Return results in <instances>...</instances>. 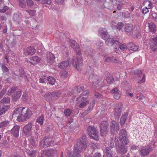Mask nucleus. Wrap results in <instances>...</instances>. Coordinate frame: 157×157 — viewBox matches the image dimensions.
<instances>
[{"label":"nucleus","mask_w":157,"mask_h":157,"mask_svg":"<svg viewBox=\"0 0 157 157\" xmlns=\"http://www.w3.org/2000/svg\"><path fill=\"white\" fill-rule=\"evenodd\" d=\"M69 43L77 54L76 58H74L72 60V65L78 71H80L82 68V60L81 52L79 50V45L77 44L76 41L73 40H70Z\"/></svg>","instance_id":"1"},{"label":"nucleus","mask_w":157,"mask_h":157,"mask_svg":"<svg viewBox=\"0 0 157 157\" xmlns=\"http://www.w3.org/2000/svg\"><path fill=\"white\" fill-rule=\"evenodd\" d=\"M86 140L85 136H83L82 138L78 139L76 144L74 146V151L68 153L67 157H80V153L84 151L86 148Z\"/></svg>","instance_id":"2"},{"label":"nucleus","mask_w":157,"mask_h":157,"mask_svg":"<svg viewBox=\"0 0 157 157\" xmlns=\"http://www.w3.org/2000/svg\"><path fill=\"white\" fill-rule=\"evenodd\" d=\"M18 114L17 120L19 122L24 121L27 120L31 116L32 113L31 111L25 107H21L19 105L17 106L14 110L13 115H17Z\"/></svg>","instance_id":"3"},{"label":"nucleus","mask_w":157,"mask_h":157,"mask_svg":"<svg viewBox=\"0 0 157 157\" xmlns=\"http://www.w3.org/2000/svg\"><path fill=\"white\" fill-rule=\"evenodd\" d=\"M99 33L102 37V38L105 40V42L109 46L118 45L119 43L117 40H114L112 38L109 37V34L106 32L105 29L101 28L99 30Z\"/></svg>","instance_id":"4"},{"label":"nucleus","mask_w":157,"mask_h":157,"mask_svg":"<svg viewBox=\"0 0 157 157\" xmlns=\"http://www.w3.org/2000/svg\"><path fill=\"white\" fill-rule=\"evenodd\" d=\"M89 94V92L86 91L83 92L77 99V103L78 106L80 108H83L86 105L89 101L87 100Z\"/></svg>","instance_id":"5"},{"label":"nucleus","mask_w":157,"mask_h":157,"mask_svg":"<svg viewBox=\"0 0 157 157\" xmlns=\"http://www.w3.org/2000/svg\"><path fill=\"white\" fill-rule=\"evenodd\" d=\"M89 80L93 86L96 88L101 85V81L97 76L94 75L92 70L89 72Z\"/></svg>","instance_id":"6"},{"label":"nucleus","mask_w":157,"mask_h":157,"mask_svg":"<svg viewBox=\"0 0 157 157\" xmlns=\"http://www.w3.org/2000/svg\"><path fill=\"white\" fill-rule=\"evenodd\" d=\"M54 141L53 138L44 137L40 142V147L41 148L46 147L54 145Z\"/></svg>","instance_id":"7"},{"label":"nucleus","mask_w":157,"mask_h":157,"mask_svg":"<svg viewBox=\"0 0 157 157\" xmlns=\"http://www.w3.org/2000/svg\"><path fill=\"white\" fill-rule=\"evenodd\" d=\"M88 132L89 136L92 139L95 140H98V132L95 128L92 126L88 128Z\"/></svg>","instance_id":"8"},{"label":"nucleus","mask_w":157,"mask_h":157,"mask_svg":"<svg viewBox=\"0 0 157 157\" xmlns=\"http://www.w3.org/2000/svg\"><path fill=\"white\" fill-rule=\"evenodd\" d=\"M127 136V134L125 130L122 129L120 131L119 139L120 141L124 145H126L129 143Z\"/></svg>","instance_id":"9"},{"label":"nucleus","mask_w":157,"mask_h":157,"mask_svg":"<svg viewBox=\"0 0 157 157\" xmlns=\"http://www.w3.org/2000/svg\"><path fill=\"white\" fill-rule=\"evenodd\" d=\"M108 123L106 121H103L101 122L100 128L101 134V136H104L107 133L108 131Z\"/></svg>","instance_id":"10"},{"label":"nucleus","mask_w":157,"mask_h":157,"mask_svg":"<svg viewBox=\"0 0 157 157\" xmlns=\"http://www.w3.org/2000/svg\"><path fill=\"white\" fill-rule=\"evenodd\" d=\"M149 43L151 51L153 52L157 51V36L151 39Z\"/></svg>","instance_id":"11"},{"label":"nucleus","mask_w":157,"mask_h":157,"mask_svg":"<svg viewBox=\"0 0 157 157\" xmlns=\"http://www.w3.org/2000/svg\"><path fill=\"white\" fill-rule=\"evenodd\" d=\"M151 148L149 147H143L141 148L140 153L142 157H145L148 155L151 151Z\"/></svg>","instance_id":"12"},{"label":"nucleus","mask_w":157,"mask_h":157,"mask_svg":"<svg viewBox=\"0 0 157 157\" xmlns=\"http://www.w3.org/2000/svg\"><path fill=\"white\" fill-rule=\"evenodd\" d=\"M118 140L116 137H115V143L116 147H117ZM125 145L124 146L123 145H119L118 146V151L121 154H125L127 151V147H125Z\"/></svg>","instance_id":"13"},{"label":"nucleus","mask_w":157,"mask_h":157,"mask_svg":"<svg viewBox=\"0 0 157 157\" xmlns=\"http://www.w3.org/2000/svg\"><path fill=\"white\" fill-rule=\"evenodd\" d=\"M33 124L31 123H29L25 126L23 128V131L25 135H29L32 130Z\"/></svg>","instance_id":"14"},{"label":"nucleus","mask_w":157,"mask_h":157,"mask_svg":"<svg viewBox=\"0 0 157 157\" xmlns=\"http://www.w3.org/2000/svg\"><path fill=\"white\" fill-rule=\"evenodd\" d=\"M35 49L33 47H28L24 50V54L25 56L28 55H32L35 52Z\"/></svg>","instance_id":"15"},{"label":"nucleus","mask_w":157,"mask_h":157,"mask_svg":"<svg viewBox=\"0 0 157 157\" xmlns=\"http://www.w3.org/2000/svg\"><path fill=\"white\" fill-rule=\"evenodd\" d=\"M104 58H103L104 62L117 63L118 60L117 58L114 57H108L106 55H104Z\"/></svg>","instance_id":"16"},{"label":"nucleus","mask_w":157,"mask_h":157,"mask_svg":"<svg viewBox=\"0 0 157 157\" xmlns=\"http://www.w3.org/2000/svg\"><path fill=\"white\" fill-rule=\"evenodd\" d=\"M20 126L19 125L14 126L11 130V132L13 135L16 137H18L19 136V132Z\"/></svg>","instance_id":"17"},{"label":"nucleus","mask_w":157,"mask_h":157,"mask_svg":"<svg viewBox=\"0 0 157 157\" xmlns=\"http://www.w3.org/2000/svg\"><path fill=\"white\" fill-rule=\"evenodd\" d=\"M119 125L118 123L114 121H112L110 124V131L113 133L116 131L119 130Z\"/></svg>","instance_id":"18"},{"label":"nucleus","mask_w":157,"mask_h":157,"mask_svg":"<svg viewBox=\"0 0 157 157\" xmlns=\"http://www.w3.org/2000/svg\"><path fill=\"white\" fill-rule=\"evenodd\" d=\"M55 57L54 55L50 52H48L47 54V61L48 63L52 64L55 61Z\"/></svg>","instance_id":"19"},{"label":"nucleus","mask_w":157,"mask_h":157,"mask_svg":"<svg viewBox=\"0 0 157 157\" xmlns=\"http://www.w3.org/2000/svg\"><path fill=\"white\" fill-rule=\"evenodd\" d=\"M40 58L37 56L31 57L30 59V62L32 65H35L38 63L40 61Z\"/></svg>","instance_id":"20"},{"label":"nucleus","mask_w":157,"mask_h":157,"mask_svg":"<svg viewBox=\"0 0 157 157\" xmlns=\"http://www.w3.org/2000/svg\"><path fill=\"white\" fill-rule=\"evenodd\" d=\"M29 145L30 147L32 148L36 145V142L33 136L31 135L29 136Z\"/></svg>","instance_id":"21"},{"label":"nucleus","mask_w":157,"mask_h":157,"mask_svg":"<svg viewBox=\"0 0 157 157\" xmlns=\"http://www.w3.org/2000/svg\"><path fill=\"white\" fill-rule=\"evenodd\" d=\"M103 151L105 153V157H113L111 153V151L110 147H107L103 149Z\"/></svg>","instance_id":"22"},{"label":"nucleus","mask_w":157,"mask_h":157,"mask_svg":"<svg viewBox=\"0 0 157 157\" xmlns=\"http://www.w3.org/2000/svg\"><path fill=\"white\" fill-rule=\"evenodd\" d=\"M69 65V62L68 61H63L58 64V67L62 69H64L68 67Z\"/></svg>","instance_id":"23"},{"label":"nucleus","mask_w":157,"mask_h":157,"mask_svg":"<svg viewBox=\"0 0 157 157\" xmlns=\"http://www.w3.org/2000/svg\"><path fill=\"white\" fill-rule=\"evenodd\" d=\"M21 92L20 90L17 91L15 93L13 94L12 99L14 101L18 100L21 96Z\"/></svg>","instance_id":"24"},{"label":"nucleus","mask_w":157,"mask_h":157,"mask_svg":"<svg viewBox=\"0 0 157 157\" xmlns=\"http://www.w3.org/2000/svg\"><path fill=\"white\" fill-rule=\"evenodd\" d=\"M59 93L57 92H54L52 93V94L50 93L49 94L48 93V94H46L45 96L46 97V100H47L48 99V98L52 97L54 98H56L57 97H58L59 95Z\"/></svg>","instance_id":"25"},{"label":"nucleus","mask_w":157,"mask_h":157,"mask_svg":"<svg viewBox=\"0 0 157 157\" xmlns=\"http://www.w3.org/2000/svg\"><path fill=\"white\" fill-rule=\"evenodd\" d=\"M149 29L150 31L152 33H154L156 31V26L153 22H151L149 24Z\"/></svg>","instance_id":"26"},{"label":"nucleus","mask_w":157,"mask_h":157,"mask_svg":"<svg viewBox=\"0 0 157 157\" xmlns=\"http://www.w3.org/2000/svg\"><path fill=\"white\" fill-rule=\"evenodd\" d=\"M133 26L132 25L127 24L125 25L124 27V30L126 32L129 33L131 32Z\"/></svg>","instance_id":"27"},{"label":"nucleus","mask_w":157,"mask_h":157,"mask_svg":"<svg viewBox=\"0 0 157 157\" xmlns=\"http://www.w3.org/2000/svg\"><path fill=\"white\" fill-rule=\"evenodd\" d=\"M45 153L48 156L51 157L54 155L55 151L52 149H48L46 150Z\"/></svg>","instance_id":"28"},{"label":"nucleus","mask_w":157,"mask_h":157,"mask_svg":"<svg viewBox=\"0 0 157 157\" xmlns=\"http://www.w3.org/2000/svg\"><path fill=\"white\" fill-rule=\"evenodd\" d=\"M128 46H130V48L129 49L130 50L132 51L133 52H135L136 51L138 48V47L135 45L133 44L132 43H130L128 44Z\"/></svg>","instance_id":"29"},{"label":"nucleus","mask_w":157,"mask_h":157,"mask_svg":"<svg viewBox=\"0 0 157 157\" xmlns=\"http://www.w3.org/2000/svg\"><path fill=\"white\" fill-rule=\"evenodd\" d=\"M8 106H0V115L4 113L9 108Z\"/></svg>","instance_id":"30"},{"label":"nucleus","mask_w":157,"mask_h":157,"mask_svg":"<svg viewBox=\"0 0 157 157\" xmlns=\"http://www.w3.org/2000/svg\"><path fill=\"white\" fill-rule=\"evenodd\" d=\"M25 151L29 156L32 157H35L37 153L36 150H34L31 151L29 149H26Z\"/></svg>","instance_id":"31"},{"label":"nucleus","mask_w":157,"mask_h":157,"mask_svg":"<svg viewBox=\"0 0 157 157\" xmlns=\"http://www.w3.org/2000/svg\"><path fill=\"white\" fill-rule=\"evenodd\" d=\"M94 103L90 104V105L88 107V109L82 113L83 115H86L89 113L93 109L94 107Z\"/></svg>","instance_id":"32"},{"label":"nucleus","mask_w":157,"mask_h":157,"mask_svg":"<svg viewBox=\"0 0 157 157\" xmlns=\"http://www.w3.org/2000/svg\"><path fill=\"white\" fill-rule=\"evenodd\" d=\"M9 122L8 121H6L1 122L0 123V127L5 128L8 126H9Z\"/></svg>","instance_id":"33"},{"label":"nucleus","mask_w":157,"mask_h":157,"mask_svg":"<svg viewBox=\"0 0 157 157\" xmlns=\"http://www.w3.org/2000/svg\"><path fill=\"white\" fill-rule=\"evenodd\" d=\"M121 107L115 108L114 114L116 117H118L121 114Z\"/></svg>","instance_id":"34"},{"label":"nucleus","mask_w":157,"mask_h":157,"mask_svg":"<svg viewBox=\"0 0 157 157\" xmlns=\"http://www.w3.org/2000/svg\"><path fill=\"white\" fill-rule=\"evenodd\" d=\"M127 117V114H124L122 116L120 120V122L122 126L124 123Z\"/></svg>","instance_id":"35"},{"label":"nucleus","mask_w":157,"mask_h":157,"mask_svg":"<svg viewBox=\"0 0 157 157\" xmlns=\"http://www.w3.org/2000/svg\"><path fill=\"white\" fill-rule=\"evenodd\" d=\"M143 5L145 7L150 9L151 8L152 4L151 2L149 1H146L143 3Z\"/></svg>","instance_id":"36"},{"label":"nucleus","mask_w":157,"mask_h":157,"mask_svg":"<svg viewBox=\"0 0 157 157\" xmlns=\"http://www.w3.org/2000/svg\"><path fill=\"white\" fill-rule=\"evenodd\" d=\"M47 80L49 84L52 85H54L55 83V79L51 76H49L47 78Z\"/></svg>","instance_id":"37"},{"label":"nucleus","mask_w":157,"mask_h":157,"mask_svg":"<svg viewBox=\"0 0 157 157\" xmlns=\"http://www.w3.org/2000/svg\"><path fill=\"white\" fill-rule=\"evenodd\" d=\"M106 81L108 84H110L113 81V79L111 75L109 74L108 76H107Z\"/></svg>","instance_id":"38"},{"label":"nucleus","mask_w":157,"mask_h":157,"mask_svg":"<svg viewBox=\"0 0 157 157\" xmlns=\"http://www.w3.org/2000/svg\"><path fill=\"white\" fill-rule=\"evenodd\" d=\"M44 117L41 116L38 117L36 120V122L38 123L41 125H42L43 123Z\"/></svg>","instance_id":"39"},{"label":"nucleus","mask_w":157,"mask_h":157,"mask_svg":"<svg viewBox=\"0 0 157 157\" xmlns=\"http://www.w3.org/2000/svg\"><path fill=\"white\" fill-rule=\"evenodd\" d=\"M16 88L15 87H13L10 89L8 91L7 94L8 95H10L12 94H14L15 92Z\"/></svg>","instance_id":"40"},{"label":"nucleus","mask_w":157,"mask_h":157,"mask_svg":"<svg viewBox=\"0 0 157 157\" xmlns=\"http://www.w3.org/2000/svg\"><path fill=\"white\" fill-rule=\"evenodd\" d=\"M126 44L125 43H123L122 44H120V48L122 51H126L127 48H128ZM129 47V46H128Z\"/></svg>","instance_id":"41"},{"label":"nucleus","mask_w":157,"mask_h":157,"mask_svg":"<svg viewBox=\"0 0 157 157\" xmlns=\"http://www.w3.org/2000/svg\"><path fill=\"white\" fill-rule=\"evenodd\" d=\"M61 49L62 50V52L63 53L64 55H67L68 54V48L64 46H62L61 48Z\"/></svg>","instance_id":"42"},{"label":"nucleus","mask_w":157,"mask_h":157,"mask_svg":"<svg viewBox=\"0 0 157 157\" xmlns=\"http://www.w3.org/2000/svg\"><path fill=\"white\" fill-rule=\"evenodd\" d=\"M10 101V98L7 97V98L5 97L2 99L1 102L3 103H7Z\"/></svg>","instance_id":"43"},{"label":"nucleus","mask_w":157,"mask_h":157,"mask_svg":"<svg viewBox=\"0 0 157 157\" xmlns=\"http://www.w3.org/2000/svg\"><path fill=\"white\" fill-rule=\"evenodd\" d=\"M85 53L87 57H90L92 54V52L89 48L86 49L84 50Z\"/></svg>","instance_id":"44"},{"label":"nucleus","mask_w":157,"mask_h":157,"mask_svg":"<svg viewBox=\"0 0 157 157\" xmlns=\"http://www.w3.org/2000/svg\"><path fill=\"white\" fill-rule=\"evenodd\" d=\"M8 9L6 6H0V12L3 13L5 12Z\"/></svg>","instance_id":"45"},{"label":"nucleus","mask_w":157,"mask_h":157,"mask_svg":"<svg viewBox=\"0 0 157 157\" xmlns=\"http://www.w3.org/2000/svg\"><path fill=\"white\" fill-rule=\"evenodd\" d=\"M84 85H81L77 87V90L78 92H80L83 90Z\"/></svg>","instance_id":"46"},{"label":"nucleus","mask_w":157,"mask_h":157,"mask_svg":"<svg viewBox=\"0 0 157 157\" xmlns=\"http://www.w3.org/2000/svg\"><path fill=\"white\" fill-rule=\"evenodd\" d=\"M19 5L22 8L24 7L26 5L25 1L24 0H19Z\"/></svg>","instance_id":"47"},{"label":"nucleus","mask_w":157,"mask_h":157,"mask_svg":"<svg viewBox=\"0 0 157 157\" xmlns=\"http://www.w3.org/2000/svg\"><path fill=\"white\" fill-rule=\"evenodd\" d=\"M71 111L68 109H67L65 110L64 111V114L67 117L69 116L71 114Z\"/></svg>","instance_id":"48"},{"label":"nucleus","mask_w":157,"mask_h":157,"mask_svg":"<svg viewBox=\"0 0 157 157\" xmlns=\"http://www.w3.org/2000/svg\"><path fill=\"white\" fill-rule=\"evenodd\" d=\"M26 11L28 12L31 16H34L36 13V11L34 10H27Z\"/></svg>","instance_id":"49"},{"label":"nucleus","mask_w":157,"mask_h":157,"mask_svg":"<svg viewBox=\"0 0 157 157\" xmlns=\"http://www.w3.org/2000/svg\"><path fill=\"white\" fill-rule=\"evenodd\" d=\"M123 26V24L122 23H119L117 25V29L120 30L122 28Z\"/></svg>","instance_id":"50"},{"label":"nucleus","mask_w":157,"mask_h":157,"mask_svg":"<svg viewBox=\"0 0 157 157\" xmlns=\"http://www.w3.org/2000/svg\"><path fill=\"white\" fill-rule=\"evenodd\" d=\"M149 9L147 8V7H144L143 8L142 10V12L143 13L146 14L148 12Z\"/></svg>","instance_id":"51"},{"label":"nucleus","mask_w":157,"mask_h":157,"mask_svg":"<svg viewBox=\"0 0 157 157\" xmlns=\"http://www.w3.org/2000/svg\"><path fill=\"white\" fill-rule=\"evenodd\" d=\"M51 2V0H42V3L44 4H50Z\"/></svg>","instance_id":"52"},{"label":"nucleus","mask_w":157,"mask_h":157,"mask_svg":"<svg viewBox=\"0 0 157 157\" xmlns=\"http://www.w3.org/2000/svg\"><path fill=\"white\" fill-rule=\"evenodd\" d=\"M94 97L95 98H102V96L100 94L97 93H95L94 94Z\"/></svg>","instance_id":"53"},{"label":"nucleus","mask_w":157,"mask_h":157,"mask_svg":"<svg viewBox=\"0 0 157 157\" xmlns=\"http://www.w3.org/2000/svg\"><path fill=\"white\" fill-rule=\"evenodd\" d=\"M26 2L29 6H32L33 4V2L32 0H27Z\"/></svg>","instance_id":"54"},{"label":"nucleus","mask_w":157,"mask_h":157,"mask_svg":"<svg viewBox=\"0 0 157 157\" xmlns=\"http://www.w3.org/2000/svg\"><path fill=\"white\" fill-rule=\"evenodd\" d=\"M6 89H3L0 92V99L3 96L6 92Z\"/></svg>","instance_id":"55"},{"label":"nucleus","mask_w":157,"mask_h":157,"mask_svg":"<svg viewBox=\"0 0 157 157\" xmlns=\"http://www.w3.org/2000/svg\"><path fill=\"white\" fill-rule=\"evenodd\" d=\"M19 18V16L17 14H15L13 16V19L15 21H17L18 20Z\"/></svg>","instance_id":"56"},{"label":"nucleus","mask_w":157,"mask_h":157,"mask_svg":"<svg viewBox=\"0 0 157 157\" xmlns=\"http://www.w3.org/2000/svg\"><path fill=\"white\" fill-rule=\"evenodd\" d=\"M118 89L117 88H115L114 89H113L111 91V93L113 94H114L116 93H118Z\"/></svg>","instance_id":"57"},{"label":"nucleus","mask_w":157,"mask_h":157,"mask_svg":"<svg viewBox=\"0 0 157 157\" xmlns=\"http://www.w3.org/2000/svg\"><path fill=\"white\" fill-rule=\"evenodd\" d=\"M138 146H136L135 145H132L131 146V149L132 150H135L138 148Z\"/></svg>","instance_id":"58"},{"label":"nucleus","mask_w":157,"mask_h":157,"mask_svg":"<svg viewBox=\"0 0 157 157\" xmlns=\"http://www.w3.org/2000/svg\"><path fill=\"white\" fill-rule=\"evenodd\" d=\"M64 0H55L56 2L59 5H62L64 2Z\"/></svg>","instance_id":"59"},{"label":"nucleus","mask_w":157,"mask_h":157,"mask_svg":"<svg viewBox=\"0 0 157 157\" xmlns=\"http://www.w3.org/2000/svg\"><path fill=\"white\" fill-rule=\"evenodd\" d=\"M2 69L3 72H8L9 70L8 68L5 65L2 66Z\"/></svg>","instance_id":"60"},{"label":"nucleus","mask_w":157,"mask_h":157,"mask_svg":"<svg viewBox=\"0 0 157 157\" xmlns=\"http://www.w3.org/2000/svg\"><path fill=\"white\" fill-rule=\"evenodd\" d=\"M113 97L115 99H118L120 97V95L118 93V92L117 93H116L115 94L113 95Z\"/></svg>","instance_id":"61"},{"label":"nucleus","mask_w":157,"mask_h":157,"mask_svg":"<svg viewBox=\"0 0 157 157\" xmlns=\"http://www.w3.org/2000/svg\"><path fill=\"white\" fill-rule=\"evenodd\" d=\"M145 81V76H143V78L142 79L140 80L138 82V83L139 84H141L142 83H144Z\"/></svg>","instance_id":"62"},{"label":"nucleus","mask_w":157,"mask_h":157,"mask_svg":"<svg viewBox=\"0 0 157 157\" xmlns=\"http://www.w3.org/2000/svg\"><path fill=\"white\" fill-rule=\"evenodd\" d=\"M94 157H101V155L100 153L97 152L93 155Z\"/></svg>","instance_id":"63"},{"label":"nucleus","mask_w":157,"mask_h":157,"mask_svg":"<svg viewBox=\"0 0 157 157\" xmlns=\"http://www.w3.org/2000/svg\"><path fill=\"white\" fill-rule=\"evenodd\" d=\"M90 146L94 149H95L97 147V145L94 143H91L90 144Z\"/></svg>","instance_id":"64"}]
</instances>
